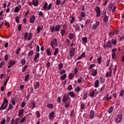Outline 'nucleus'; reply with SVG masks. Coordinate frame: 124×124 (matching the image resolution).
<instances>
[{
  "instance_id": "obj_62",
  "label": "nucleus",
  "mask_w": 124,
  "mask_h": 124,
  "mask_svg": "<svg viewBox=\"0 0 124 124\" xmlns=\"http://www.w3.org/2000/svg\"><path fill=\"white\" fill-rule=\"evenodd\" d=\"M52 8V3H50L47 8V10H50Z\"/></svg>"
},
{
  "instance_id": "obj_57",
  "label": "nucleus",
  "mask_w": 124,
  "mask_h": 124,
  "mask_svg": "<svg viewBox=\"0 0 124 124\" xmlns=\"http://www.w3.org/2000/svg\"><path fill=\"white\" fill-rule=\"evenodd\" d=\"M21 63L22 64V65H24L25 63H26V60L25 59H22L21 61Z\"/></svg>"
},
{
  "instance_id": "obj_44",
  "label": "nucleus",
  "mask_w": 124,
  "mask_h": 124,
  "mask_svg": "<svg viewBox=\"0 0 124 124\" xmlns=\"http://www.w3.org/2000/svg\"><path fill=\"white\" fill-rule=\"evenodd\" d=\"M66 45H67V46H69L70 45V41L69 40V39H66Z\"/></svg>"
},
{
  "instance_id": "obj_10",
  "label": "nucleus",
  "mask_w": 124,
  "mask_h": 124,
  "mask_svg": "<svg viewBox=\"0 0 124 124\" xmlns=\"http://www.w3.org/2000/svg\"><path fill=\"white\" fill-rule=\"evenodd\" d=\"M116 52H117V48H114L112 50V60H114L116 57V53H115Z\"/></svg>"
},
{
  "instance_id": "obj_35",
  "label": "nucleus",
  "mask_w": 124,
  "mask_h": 124,
  "mask_svg": "<svg viewBox=\"0 0 124 124\" xmlns=\"http://www.w3.org/2000/svg\"><path fill=\"white\" fill-rule=\"evenodd\" d=\"M83 81V77L81 76L77 80V82L79 83V84L81 83V82Z\"/></svg>"
},
{
  "instance_id": "obj_28",
  "label": "nucleus",
  "mask_w": 124,
  "mask_h": 124,
  "mask_svg": "<svg viewBox=\"0 0 124 124\" xmlns=\"http://www.w3.org/2000/svg\"><path fill=\"white\" fill-rule=\"evenodd\" d=\"M46 107H47L48 108H50V109H53V108H54V105L51 103L47 104L46 105Z\"/></svg>"
},
{
  "instance_id": "obj_11",
  "label": "nucleus",
  "mask_w": 124,
  "mask_h": 124,
  "mask_svg": "<svg viewBox=\"0 0 124 124\" xmlns=\"http://www.w3.org/2000/svg\"><path fill=\"white\" fill-rule=\"evenodd\" d=\"M30 22L31 24H33L35 22V16L33 15L30 17Z\"/></svg>"
},
{
  "instance_id": "obj_43",
  "label": "nucleus",
  "mask_w": 124,
  "mask_h": 124,
  "mask_svg": "<svg viewBox=\"0 0 124 124\" xmlns=\"http://www.w3.org/2000/svg\"><path fill=\"white\" fill-rule=\"evenodd\" d=\"M20 121V119L19 118H16L14 124H19V121Z\"/></svg>"
},
{
  "instance_id": "obj_29",
  "label": "nucleus",
  "mask_w": 124,
  "mask_h": 124,
  "mask_svg": "<svg viewBox=\"0 0 124 124\" xmlns=\"http://www.w3.org/2000/svg\"><path fill=\"white\" fill-rule=\"evenodd\" d=\"M113 110H114V107H110L108 109V114H111L112 112H113Z\"/></svg>"
},
{
  "instance_id": "obj_59",
  "label": "nucleus",
  "mask_w": 124,
  "mask_h": 124,
  "mask_svg": "<svg viewBox=\"0 0 124 124\" xmlns=\"http://www.w3.org/2000/svg\"><path fill=\"white\" fill-rule=\"evenodd\" d=\"M32 55H33V51L31 50L29 51L28 54L29 57H31V56H32Z\"/></svg>"
},
{
  "instance_id": "obj_34",
  "label": "nucleus",
  "mask_w": 124,
  "mask_h": 124,
  "mask_svg": "<svg viewBox=\"0 0 124 124\" xmlns=\"http://www.w3.org/2000/svg\"><path fill=\"white\" fill-rule=\"evenodd\" d=\"M20 11V8L19 7H16L14 10V12L17 13Z\"/></svg>"
},
{
  "instance_id": "obj_21",
  "label": "nucleus",
  "mask_w": 124,
  "mask_h": 124,
  "mask_svg": "<svg viewBox=\"0 0 124 124\" xmlns=\"http://www.w3.org/2000/svg\"><path fill=\"white\" fill-rule=\"evenodd\" d=\"M16 62L15 61H13L10 60V62H8V64L10 65V66H13L14 64H15Z\"/></svg>"
},
{
  "instance_id": "obj_14",
  "label": "nucleus",
  "mask_w": 124,
  "mask_h": 124,
  "mask_svg": "<svg viewBox=\"0 0 124 124\" xmlns=\"http://www.w3.org/2000/svg\"><path fill=\"white\" fill-rule=\"evenodd\" d=\"M53 45H54L55 47H58V41H57V38L53 39V40H52Z\"/></svg>"
},
{
  "instance_id": "obj_13",
  "label": "nucleus",
  "mask_w": 124,
  "mask_h": 124,
  "mask_svg": "<svg viewBox=\"0 0 124 124\" xmlns=\"http://www.w3.org/2000/svg\"><path fill=\"white\" fill-rule=\"evenodd\" d=\"M94 118V111L93 110H91L90 112V119L93 120Z\"/></svg>"
},
{
  "instance_id": "obj_15",
  "label": "nucleus",
  "mask_w": 124,
  "mask_h": 124,
  "mask_svg": "<svg viewBox=\"0 0 124 124\" xmlns=\"http://www.w3.org/2000/svg\"><path fill=\"white\" fill-rule=\"evenodd\" d=\"M38 0H33L32 1V5H34V6H38Z\"/></svg>"
},
{
  "instance_id": "obj_54",
  "label": "nucleus",
  "mask_w": 124,
  "mask_h": 124,
  "mask_svg": "<svg viewBox=\"0 0 124 124\" xmlns=\"http://www.w3.org/2000/svg\"><path fill=\"white\" fill-rule=\"evenodd\" d=\"M56 5H60L62 2H61V0H56Z\"/></svg>"
},
{
  "instance_id": "obj_18",
  "label": "nucleus",
  "mask_w": 124,
  "mask_h": 124,
  "mask_svg": "<svg viewBox=\"0 0 124 124\" xmlns=\"http://www.w3.org/2000/svg\"><path fill=\"white\" fill-rule=\"evenodd\" d=\"M108 20H109V17H108L107 16H105L103 19L104 23L107 24V23L108 22Z\"/></svg>"
},
{
  "instance_id": "obj_50",
  "label": "nucleus",
  "mask_w": 124,
  "mask_h": 124,
  "mask_svg": "<svg viewBox=\"0 0 124 124\" xmlns=\"http://www.w3.org/2000/svg\"><path fill=\"white\" fill-rule=\"evenodd\" d=\"M11 102L12 103L13 105H15L16 103H15V98H13L11 100Z\"/></svg>"
},
{
  "instance_id": "obj_1",
  "label": "nucleus",
  "mask_w": 124,
  "mask_h": 124,
  "mask_svg": "<svg viewBox=\"0 0 124 124\" xmlns=\"http://www.w3.org/2000/svg\"><path fill=\"white\" fill-rule=\"evenodd\" d=\"M61 30V25L58 24L56 26H51L50 28V31L51 33L53 32H56L59 31Z\"/></svg>"
},
{
  "instance_id": "obj_39",
  "label": "nucleus",
  "mask_w": 124,
  "mask_h": 124,
  "mask_svg": "<svg viewBox=\"0 0 124 124\" xmlns=\"http://www.w3.org/2000/svg\"><path fill=\"white\" fill-rule=\"evenodd\" d=\"M109 36H113V35H115V32L110 31L108 33Z\"/></svg>"
},
{
  "instance_id": "obj_49",
  "label": "nucleus",
  "mask_w": 124,
  "mask_h": 124,
  "mask_svg": "<svg viewBox=\"0 0 124 124\" xmlns=\"http://www.w3.org/2000/svg\"><path fill=\"white\" fill-rule=\"evenodd\" d=\"M27 67H28V65H26L24 66V67L23 68L22 70V73H24V72H25V71H26V69H27Z\"/></svg>"
},
{
  "instance_id": "obj_45",
  "label": "nucleus",
  "mask_w": 124,
  "mask_h": 124,
  "mask_svg": "<svg viewBox=\"0 0 124 124\" xmlns=\"http://www.w3.org/2000/svg\"><path fill=\"white\" fill-rule=\"evenodd\" d=\"M46 53H47L48 56H51V51L50 50V48L47 49Z\"/></svg>"
},
{
  "instance_id": "obj_37",
  "label": "nucleus",
  "mask_w": 124,
  "mask_h": 124,
  "mask_svg": "<svg viewBox=\"0 0 124 124\" xmlns=\"http://www.w3.org/2000/svg\"><path fill=\"white\" fill-rule=\"evenodd\" d=\"M31 109H34L35 108V102L34 101L31 102Z\"/></svg>"
},
{
  "instance_id": "obj_4",
  "label": "nucleus",
  "mask_w": 124,
  "mask_h": 124,
  "mask_svg": "<svg viewBox=\"0 0 124 124\" xmlns=\"http://www.w3.org/2000/svg\"><path fill=\"white\" fill-rule=\"evenodd\" d=\"M75 48L74 47L70 48L69 49V56L70 58H72L75 54Z\"/></svg>"
},
{
  "instance_id": "obj_7",
  "label": "nucleus",
  "mask_w": 124,
  "mask_h": 124,
  "mask_svg": "<svg viewBox=\"0 0 124 124\" xmlns=\"http://www.w3.org/2000/svg\"><path fill=\"white\" fill-rule=\"evenodd\" d=\"M94 10L97 13L96 17H100V8L99 7H96Z\"/></svg>"
},
{
  "instance_id": "obj_47",
  "label": "nucleus",
  "mask_w": 124,
  "mask_h": 124,
  "mask_svg": "<svg viewBox=\"0 0 124 124\" xmlns=\"http://www.w3.org/2000/svg\"><path fill=\"white\" fill-rule=\"evenodd\" d=\"M29 78H30V75H26L25 78V81L27 82V81L29 80Z\"/></svg>"
},
{
  "instance_id": "obj_22",
  "label": "nucleus",
  "mask_w": 124,
  "mask_h": 124,
  "mask_svg": "<svg viewBox=\"0 0 124 124\" xmlns=\"http://www.w3.org/2000/svg\"><path fill=\"white\" fill-rule=\"evenodd\" d=\"M40 55V54H39V53L38 52L36 53L35 57H34V62H36V60H37V59L39 58Z\"/></svg>"
},
{
  "instance_id": "obj_48",
  "label": "nucleus",
  "mask_w": 124,
  "mask_h": 124,
  "mask_svg": "<svg viewBox=\"0 0 124 124\" xmlns=\"http://www.w3.org/2000/svg\"><path fill=\"white\" fill-rule=\"evenodd\" d=\"M17 30L18 31H22V25L19 24L17 27Z\"/></svg>"
},
{
  "instance_id": "obj_17",
  "label": "nucleus",
  "mask_w": 124,
  "mask_h": 124,
  "mask_svg": "<svg viewBox=\"0 0 124 124\" xmlns=\"http://www.w3.org/2000/svg\"><path fill=\"white\" fill-rule=\"evenodd\" d=\"M68 38L70 39V40H72V39L74 38V34H73V33H70L68 35Z\"/></svg>"
},
{
  "instance_id": "obj_42",
  "label": "nucleus",
  "mask_w": 124,
  "mask_h": 124,
  "mask_svg": "<svg viewBox=\"0 0 124 124\" xmlns=\"http://www.w3.org/2000/svg\"><path fill=\"white\" fill-rule=\"evenodd\" d=\"M101 59H102L101 56H100V57L97 59V62H98V64H101Z\"/></svg>"
},
{
  "instance_id": "obj_19",
  "label": "nucleus",
  "mask_w": 124,
  "mask_h": 124,
  "mask_svg": "<svg viewBox=\"0 0 124 124\" xmlns=\"http://www.w3.org/2000/svg\"><path fill=\"white\" fill-rule=\"evenodd\" d=\"M94 87V88H98L99 87V80L98 79L95 81Z\"/></svg>"
},
{
  "instance_id": "obj_24",
  "label": "nucleus",
  "mask_w": 124,
  "mask_h": 124,
  "mask_svg": "<svg viewBox=\"0 0 124 124\" xmlns=\"http://www.w3.org/2000/svg\"><path fill=\"white\" fill-rule=\"evenodd\" d=\"M54 116H55V112L54 111H52L49 113L48 117L51 118V120L54 118Z\"/></svg>"
},
{
  "instance_id": "obj_53",
  "label": "nucleus",
  "mask_w": 124,
  "mask_h": 124,
  "mask_svg": "<svg viewBox=\"0 0 124 124\" xmlns=\"http://www.w3.org/2000/svg\"><path fill=\"white\" fill-rule=\"evenodd\" d=\"M80 90H81V89H80V87H78L76 88L75 91V92H76V93H79V92H80Z\"/></svg>"
},
{
  "instance_id": "obj_58",
  "label": "nucleus",
  "mask_w": 124,
  "mask_h": 124,
  "mask_svg": "<svg viewBox=\"0 0 124 124\" xmlns=\"http://www.w3.org/2000/svg\"><path fill=\"white\" fill-rule=\"evenodd\" d=\"M110 75H111V72L107 73L106 74V78H109V76L110 77Z\"/></svg>"
},
{
  "instance_id": "obj_2",
  "label": "nucleus",
  "mask_w": 124,
  "mask_h": 124,
  "mask_svg": "<svg viewBox=\"0 0 124 124\" xmlns=\"http://www.w3.org/2000/svg\"><path fill=\"white\" fill-rule=\"evenodd\" d=\"M7 106H8V100L4 97L3 98V103L0 107V110H5L7 108Z\"/></svg>"
},
{
  "instance_id": "obj_60",
  "label": "nucleus",
  "mask_w": 124,
  "mask_h": 124,
  "mask_svg": "<svg viewBox=\"0 0 124 124\" xmlns=\"http://www.w3.org/2000/svg\"><path fill=\"white\" fill-rule=\"evenodd\" d=\"M117 65H115V67H114V70H113V74H116V72H117Z\"/></svg>"
},
{
  "instance_id": "obj_63",
  "label": "nucleus",
  "mask_w": 124,
  "mask_h": 124,
  "mask_svg": "<svg viewBox=\"0 0 124 124\" xmlns=\"http://www.w3.org/2000/svg\"><path fill=\"white\" fill-rule=\"evenodd\" d=\"M100 81L101 83L102 84L104 82V78H103V77H101L99 78Z\"/></svg>"
},
{
  "instance_id": "obj_61",
  "label": "nucleus",
  "mask_w": 124,
  "mask_h": 124,
  "mask_svg": "<svg viewBox=\"0 0 124 124\" xmlns=\"http://www.w3.org/2000/svg\"><path fill=\"white\" fill-rule=\"evenodd\" d=\"M60 74H61V75H62V74H63L64 73H65V70L64 69H62V71H61L59 72Z\"/></svg>"
},
{
  "instance_id": "obj_38",
  "label": "nucleus",
  "mask_w": 124,
  "mask_h": 124,
  "mask_svg": "<svg viewBox=\"0 0 124 124\" xmlns=\"http://www.w3.org/2000/svg\"><path fill=\"white\" fill-rule=\"evenodd\" d=\"M62 66H63V64H62V63H60L58 64L59 70H61V69L62 68Z\"/></svg>"
},
{
  "instance_id": "obj_41",
  "label": "nucleus",
  "mask_w": 124,
  "mask_h": 124,
  "mask_svg": "<svg viewBox=\"0 0 124 124\" xmlns=\"http://www.w3.org/2000/svg\"><path fill=\"white\" fill-rule=\"evenodd\" d=\"M111 42H112V43H111V44H112V45H115V44H117V40L116 39H112L111 40Z\"/></svg>"
},
{
  "instance_id": "obj_5",
  "label": "nucleus",
  "mask_w": 124,
  "mask_h": 124,
  "mask_svg": "<svg viewBox=\"0 0 124 124\" xmlns=\"http://www.w3.org/2000/svg\"><path fill=\"white\" fill-rule=\"evenodd\" d=\"M69 95L66 94L64 95L62 97V103L69 101Z\"/></svg>"
},
{
  "instance_id": "obj_36",
  "label": "nucleus",
  "mask_w": 124,
  "mask_h": 124,
  "mask_svg": "<svg viewBox=\"0 0 124 124\" xmlns=\"http://www.w3.org/2000/svg\"><path fill=\"white\" fill-rule=\"evenodd\" d=\"M87 97H88V93H85L83 95L82 99L85 100L87 99Z\"/></svg>"
},
{
  "instance_id": "obj_3",
  "label": "nucleus",
  "mask_w": 124,
  "mask_h": 124,
  "mask_svg": "<svg viewBox=\"0 0 124 124\" xmlns=\"http://www.w3.org/2000/svg\"><path fill=\"white\" fill-rule=\"evenodd\" d=\"M27 40L30 41V40L32 38V33H31V32H30L29 34L28 32H25L24 34V39H27Z\"/></svg>"
},
{
  "instance_id": "obj_46",
  "label": "nucleus",
  "mask_w": 124,
  "mask_h": 124,
  "mask_svg": "<svg viewBox=\"0 0 124 124\" xmlns=\"http://www.w3.org/2000/svg\"><path fill=\"white\" fill-rule=\"evenodd\" d=\"M80 109H81V110H84V109H85V104L81 103L80 105Z\"/></svg>"
},
{
  "instance_id": "obj_9",
  "label": "nucleus",
  "mask_w": 124,
  "mask_h": 124,
  "mask_svg": "<svg viewBox=\"0 0 124 124\" xmlns=\"http://www.w3.org/2000/svg\"><path fill=\"white\" fill-rule=\"evenodd\" d=\"M63 103L65 104V108H69V106H70V105L71 104V100L70 99L69 101H68V102H65V103Z\"/></svg>"
},
{
  "instance_id": "obj_12",
  "label": "nucleus",
  "mask_w": 124,
  "mask_h": 124,
  "mask_svg": "<svg viewBox=\"0 0 124 124\" xmlns=\"http://www.w3.org/2000/svg\"><path fill=\"white\" fill-rule=\"evenodd\" d=\"M42 30H43V25L42 26H40V25H39V26H38L37 27V33H39V32H40L41 31H42Z\"/></svg>"
},
{
  "instance_id": "obj_64",
  "label": "nucleus",
  "mask_w": 124,
  "mask_h": 124,
  "mask_svg": "<svg viewBox=\"0 0 124 124\" xmlns=\"http://www.w3.org/2000/svg\"><path fill=\"white\" fill-rule=\"evenodd\" d=\"M68 91H71V90H73L72 89V85H69L67 88Z\"/></svg>"
},
{
  "instance_id": "obj_52",
  "label": "nucleus",
  "mask_w": 124,
  "mask_h": 124,
  "mask_svg": "<svg viewBox=\"0 0 124 124\" xmlns=\"http://www.w3.org/2000/svg\"><path fill=\"white\" fill-rule=\"evenodd\" d=\"M86 16V13L84 12H81L80 13V17H85Z\"/></svg>"
},
{
  "instance_id": "obj_25",
  "label": "nucleus",
  "mask_w": 124,
  "mask_h": 124,
  "mask_svg": "<svg viewBox=\"0 0 124 124\" xmlns=\"http://www.w3.org/2000/svg\"><path fill=\"white\" fill-rule=\"evenodd\" d=\"M82 41L83 43H85V44H87V42H88V38L87 37H84L82 38Z\"/></svg>"
},
{
  "instance_id": "obj_30",
  "label": "nucleus",
  "mask_w": 124,
  "mask_h": 124,
  "mask_svg": "<svg viewBox=\"0 0 124 124\" xmlns=\"http://www.w3.org/2000/svg\"><path fill=\"white\" fill-rule=\"evenodd\" d=\"M67 76V75H66V74H65L63 75L62 76H61L60 78V80H64V79H65V78H66Z\"/></svg>"
},
{
  "instance_id": "obj_55",
  "label": "nucleus",
  "mask_w": 124,
  "mask_h": 124,
  "mask_svg": "<svg viewBox=\"0 0 124 124\" xmlns=\"http://www.w3.org/2000/svg\"><path fill=\"white\" fill-rule=\"evenodd\" d=\"M12 108H13V106L12 104H10L7 109L8 111H10V110H11V109H12Z\"/></svg>"
},
{
  "instance_id": "obj_16",
  "label": "nucleus",
  "mask_w": 124,
  "mask_h": 124,
  "mask_svg": "<svg viewBox=\"0 0 124 124\" xmlns=\"http://www.w3.org/2000/svg\"><path fill=\"white\" fill-rule=\"evenodd\" d=\"M107 46L108 48H110V49H111V48L112 47V42L110 41H108V43H107Z\"/></svg>"
},
{
  "instance_id": "obj_40",
  "label": "nucleus",
  "mask_w": 124,
  "mask_h": 124,
  "mask_svg": "<svg viewBox=\"0 0 124 124\" xmlns=\"http://www.w3.org/2000/svg\"><path fill=\"white\" fill-rule=\"evenodd\" d=\"M94 93H95V92H94V90H93L90 93V96L91 97H93V96L94 95Z\"/></svg>"
},
{
  "instance_id": "obj_51",
  "label": "nucleus",
  "mask_w": 124,
  "mask_h": 124,
  "mask_svg": "<svg viewBox=\"0 0 124 124\" xmlns=\"http://www.w3.org/2000/svg\"><path fill=\"white\" fill-rule=\"evenodd\" d=\"M9 80V79L7 78L6 81H5L3 83V86L4 87H6V85H7V83L8 82V80Z\"/></svg>"
},
{
  "instance_id": "obj_8",
  "label": "nucleus",
  "mask_w": 124,
  "mask_h": 124,
  "mask_svg": "<svg viewBox=\"0 0 124 124\" xmlns=\"http://www.w3.org/2000/svg\"><path fill=\"white\" fill-rule=\"evenodd\" d=\"M99 21H96L95 24H93L92 26V30H96V28L99 26Z\"/></svg>"
},
{
  "instance_id": "obj_27",
  "label": "nucleus",
  "mask_w": 124,
  "mask_h": 124,
  "mask_svg": "<svg viewBox=\"0 0 124 124\" xmlns=\"http://www.w3.org/2000/svg\"><path fill=\"white\" fill-rule=\"evenodd\" d=\"M24 113V109H21L18 111V117H20L23 115Z\"/></svg>"
},
{
  "instance_id": "obj_26",
  "label": "nucleus",
  "mask_w": 124,
  "mask_h": 124,
  "mask_svg": "<svg viewBox=\"0 0 124 124\" xmlns=\"http://www.w3.org/2000/svg\"><path fill=\"white\" fill-rule=\"evenodd\" d=\"M36 90H37L39 88V82H36L35 84L33 85Z\"/></svg>"
},
{
  "instance_id": "obj_33",
  "label": "nucleus",
  "mask_w": 124,
  "mask_h": 124,
  "mask_svg": "<svg viewBox=\"0 0 124 124\" xmlns=\"http://www.w3.org/2000/svg\"><path fill=\"white\" fill-rule=\"evenodd\" d=\"M59 54V48H56L54 52V56H57Z\"/></svg>"
},
{
  "instance_id": "obj_56",
  "label": "nucleus",
  "mask_w": 124,
  "mask_h": 124,
  "mask_svg": "<svg viewBox=\"0 0 124 124\" xmlns=\"http://www.w3.org/2000/svg\"><path fill=\"white\" fill-rule=\"evenodd\" d=\"M47 6H48V3L46 2L44 4V9H47V7H48Z\"/></svg>"
},
{
  "instance_id": "obj_32",
  "label": "nucleus",
  "mask_w": 124,
  "mask_h": 124,
  "mask_svg": "<svg viewBox=\"0 0 124 124\" xmlns=\"http://www.w3.org/2000/svg\"><path fill=\"white\" fill-rule=\"evenodd\" d=\"M68 78L70 79V80H72V79H73V78H74V75L72 73H70L69 75Z\"/></svg>"
},
{
  "instance_id": "obj_20",
  "label": "nucleus",
  "mask_w": 124,
  "mask_h": 124,
  "mask_svg": "<svg viewBox=\"0 0 124 124\" xmlns=\"http://www.w3.org/2000/svg\"><path fill=\"white\" fill-rule=\"evenodd\" d=\"M68 94L71 96L72 98H74L75 96V93H73V92H70L68 93Z\"/></svg>"
},
{
  "instance_id": "obj_23",
  "label": "nucleus",
  "mask_w": 124,
  "mask_h": 124,
  "mask_svg": "<svg viewBox=\"0 0 124 124\" xmlns=\"http://www.w3.org/2000/svg\"><path fill=\"white\" fill-rule=\"evenodd\" d=\"M97 74V70H95L93 69V73L92 74V76H93L94 77H95Z\"/></svg>"
},
{
  "instance_id": "obj_31",
  "label": "nucleus",
  "mask_w": 124,
  "mask_h": 124,
  "mask_svg": "<svg viewBox=\"0 0 124 124\" xmlns=\"http://www.w3.org/2000/svg\"><path fill=\"white\" fill-rule=\"evenodd\" d=\"M66 32V31L65 29H62L61 31V35L63 37L64 36V34H65V33Z\"/></svg>"
},
{
  "instance_id": "obj_6",
  "label": "nucleus",
  "mask_w": 124,
  "mask_h": 124,
  "mask_svg": "<svg viewBox=\"0 0 124 124\" xmlns=\"http://www.w3.org/2000/svg\"><path fill=\"white\" fill-rule=\"evenodd\" d=\"M123 118V115L122 114H119L117 116V117L116 118L115 122L117 123V124H119L120 122L122 121V119Z\"/></svg>"
}]
</instances>
